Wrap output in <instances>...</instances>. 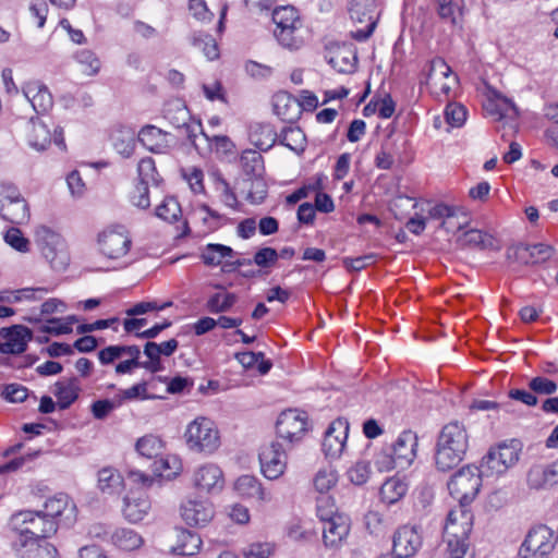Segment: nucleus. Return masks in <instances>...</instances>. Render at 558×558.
<instances>
[{
    "instance_id": "nucleus-36",
    "label": "nucleus",
    "mask_w": 558,
    "mask_h": 558,
    "mask_svg": "<svg viewBox=\"0 0 558 558\" xmlns=\"http://www.w3.org/2000/svg\"><path fill=\"white\" fill-rule=\"evenodd\" d=\"M21 558H56L57 549L47 542H22L20 543Z\"/></svg>"
},
{
    "instance_id": "nucleus-14",
    "label": "nucleus",
    "mask_w": 558,
    "mask_h": 558,
    "mask_svg": "<svg viewBox=\"0 0 558 558\" xmlns=\"http://www.w3.org/2000/svg\"><path fill=\"white\" fill-rule=\"evenodd\" d=\"M0 352L3 354L19 355L27 350L28 341L33 339V331L23 325H12L0 329Z\"/></svg>"
},
{
    "instance_id": "nucleus-33",
    "label": "nucleus",
    "mask_w": 558,
    "mask_h": 558,
    "mask_svg": "<svg viewBox=\"0 0 558 558\" xmlns=\"http://www.w3.org/2000/svg\"><path fill=\"white\" fill-rule=\"evenodd\" d=\"M216 288L225 290L220 284ZM238 296L234 293L222 291L211 294L206 302V310L211 314L225 313L231 310L236 303Z\"/></svg>"
},
{
    "instance_id": "nucleus-64",
    "label": "nucleus",
    "mask_w": 558,
    "mask_h": 558,
    "mask_svg": "<svg viewBox=\"0 0 558 558\" xmlns=\"http://www.w3.org/2000/svg\"><path fill=\"white\" fill-rule=\"evenodd\" d=\"M497 104L494 101H488V104L485 106V109L489 114L496 116L499 120L505 117L506 110H517L514 104L507 97L499 95L497 96Z\"/></svg>"
},
{
    "instance_id": "nucleus-27",
    "label": "nucleus",
    "mask_w": 558,
    "mask_h": 558,
    "mask_svg": "<svg viewBox=\"0 0 558 558\" xmlns=\"http://www.w3.org/2000/svg\"><path fill=\"white\" fill-rule=\"evenodd\" d=\"M202 547V538L195 532L180 529L177 530V544L172 547V553L180 556L196 555Z\"/></svg>"
},
{
    "instance_id": "nucleus-44",
    "label": "nucleus",
    "mask_w": 558,
    "mask_h": 558,
    "mask_svg": "<svg viewBox=\"0 0 558 558\" xmlns=\"http://www.w3.org/2000/svg\"><path fill=\"white\" fill-rule=\"evenodd\" d=\"M155 215L167 222H175L182 215L180 203L173 196L165 197L162 203L156 207Z\"/></svg>"
},
{
    "instance_id": "nucleus-3",
    "label": "nucleus",
    "mask_w": 558,
    "mask_h": 558,
    "mask_svg": "<svg viewBox=\"0 0 558 558\" xmlns=\"http://www.w3.org/2000/svg\"><path fill=\"white\" fill-rule=\"evenodd\" d=\"M10 525L20 535V543L39 542L58 531L57 521L45 517L40 511L33 510L14 513L10 519Z\"/></svg>"
},
{
    "instance_id": "nucleus-32",
    "label": "nucleus",
    "mask_w": 558,
    "mask_h": 558,
    "mask_svg": "<svg viewBox=\"0 0 558 558\" xmlns=\"http://www.w3.org/2000/svg\"><path fill=\"white\" fill-rule=\"evenodd\" d=\"M459 241L463 246L477 247L480 250H499V246L493 235L476 229L464 232Z\"/></svg>"
},
{
    "instance_id": "nucleus-43",
    "label": "nucleus",
    "mask_w": 558,
    "mask_h": 558,
    "mask_svg": "<svg viewBox=\"0 0 558 558\" xmlns=\"http://www.w3.org/2000/svg\"><path fill=\"white\" fill-rule=\"evenodd\" d=\"M162 440L155 435H145L136 441V451L145 458L155 459L162 451Z\"/></svg>"
},
{
    "instance_id": "nucleus-7",
    "label": "nucleus",
    "mask_w": 558,
    "mask_h": 558,
    "mask_svg": "<svg viewBox=\"0 0 558 558\" xmlns=\"http://www.w3.org/2000/svg\"><path fill=\"white\" fill-rule=\"evenodd\" d=\"M186 445L197 452L213 453L219 447V432L207 417H197L187 425Z\"/></svg>"
},
{
    "instance_id": "nucleus-28",
    "label": "nucleus",
    "mask_w": 558,
    "mask_h": 558,
    "mask_svg": "<svg viewBox=\"0 0 558 558\" xmlns=\"http://www.w3.org/2000/svg\"><path fill=\"white\" fill-rule=\"evenodd\" d=\"M0 216L12 223L23 225L28 221L31 215L25 198L20 194L0 210Z\"/></svg>"
},
{
    "instance_id": "nucleus-53",
    "label": "nucleus",
    "mask_w": 558,
    "mask_h": 558,
    "mask_svg": "<svg viewBox=\"0 0 558 558\" xmlns=\"http://www.w3.org/2000/svg\"><path fill=\"white\" fill-rule=\"evenodd\" d=\"M337 481L338 476L336 471L328 468L322 469L316 473L313 484L318 493L325 494L336 485Z\"/></svg>"
},
{
    "instance_id": "nucleus-59",
    "label": "nucleus",
    "mask_w": 558,
    "mask_h": 558,
    "mask_svg": "<svg viewBox=\"0 0 558 558\" xmlns=\"http://www.w3.org/2000/svg\"><path fill=\"white\" fill-rule=\"evenodd\" d=\"M250 180L252 181V186L246 199L252 204H262L267 197V184L263 179V175L254 177Z\"/></svg>"
},
{
    "instance_id": "nucleus-21",
    "label": "nucleus",
    "mask_w": 558,
    "mask_h": 558,
    "mask_svg": "<svg viewBox=\"0 0 558 558\" xmlns=\"http://www.w3.org/2000/svg\"><path fill=\"white\" fill-rule=\"evenodd\" d=\"M181 515L189 525L203 526L214 517L213 505L208 501L189 500L181 507Z\"/></svg>"
},
{
    "instance_id": "nucleus-47",
    "label": "nucleus",
    "mask_w": 558,
    "mask_h": 558,
    "mask_svg": "<svg viewBox=\"0 0 558 558\" xmlns=\"http://www.w3.org/2000/svg\"><path fill=\"white\" fill-rule=\"evenodd\" d=\"M137 172L140 178L138 184H145L148 186L149 183H153L154 185H159V183L162 181L161 177L156 170L155 161L151 157L141 159L137 165Z\"/></svg>"
},
{
    "instance_id": "nucleus-40",
    "label": "nucleus",
    "mask_w": 558,
    "mask_h": 558,
    "mask_svg": "<svg viewBox=\"0 0 558 558\" xmlns=\"http://www.w3.org/2000/svg\"><path fill=\"white\" fill-rule=\"evenodd\" d=\"M301 25L275 28L274 35L278 43L290 50H298L303 45V38L299 34Z\"/></svg>"
},
{
    "instance_id": "nucleus-11",
    "label": "nucleus",
    "mask_w": 558,
    "mask_h": 558,
    "mask_svg": "<svg viewBox=\"0 0 558 558\" xmlns=\"http://www.w3.org/2000/svg\"><path fill=\"white\" fill-rule=\"evenodd\" d=\"M554 247L544 244L536 243L527 245L523 243L511 245L507 248V259L512 263L520 265H536L548 260L554 254Z\"/></svg>"
},
{
    "instance_id": "nucleus-18",
    "label": "nucleus",
    "mask_w": 558,
    "mask_h": 558,
    "mask_svg": "<svg viewBox=\"0 0 558 558\" xmlns=\"http://www.w3.org/2000/svg\"><path fill=\"white\" fill-rule=\"evenodd\" d=\"M193 483L199 493H218L223 487L222 471L215 464L202 465L195 471Z\"/></svg>"
},
{
    "instance_id": "nucleus-30",
    "label": "nucleus",
    "mask_w": 558,
    "mask_h": 558,
    "mask_svg": "<svg viewBox=\"0 0 558 558\" xmlns=\"http://www.w3.org/2000/svg\"><path fill=\"white\" fill-rule=\"evenodd\" d=\"M234 487L243 497L254 498L260 501L269 499L259 481L253 475L240 476L236 480Z\"/></svg>"
},
{
    "instance_id": "nucleus-31",
    "label": "nucleus",
    "mask_w": 558,
    "mask_h": 558,
    "mask_svg": "<svg viewBox=\"0 0 558 558\" xmlns=\"http://www.w3.org/2000/svg\"><path fill=\"white\" fill-rule=\"evenodd\" d=\"M32 125L27 134L28 144L38 151L47 149L51 144V133L45 123L38 121V118L29 119Z\"/></svg>"
},
{
    "instance_id": "nucleus-50",
    "label": "nucleus",
    "mask_w": 558,
    "mask_h": 558,
    "mask_svg": "<svg viewBox=\"0 0 558 558\" xmlns=\"http://www.w3.org/2000/svg\"><path fill=\"white\" fill-rule=\"evenodd\" d=\"M69 496L65 494H59L50 499H48L45 505L44 509L40 510V512L49 518L56 521L58 517H60L63 511L69 506Z\"/></svg>"
},
{
    "instance_id": "nucleus-13",
    "label": "nucleus",
    "mask_w": 558,
    "mask_h": 558,
    "mask_svg": "<svg viewBox=\"0 0 558 558\" xmlns=\"http://www.w3.org/2000/svg\"><path fill=\"white\" fill-rule=\"evenodd\" d=\"M306 428V413L294 409L281 412L276 422L277 435L290 442L301 439Z\"/></svg>"
},
{
    "instance_id": "nucleus-17",
    "label": "nucleus",
    "mask_w": 558,
    "mask_h": 558,
    "mask_svg": "<svg viewBox=\"0 0 558 558\" xmlns=\"http://www.w3.org/2000/svg\"><path fill=\"white\" fill-rule=\"evenodd\" d=\"M98 243L104 255L117 259L129 252L132 242L125 232L109 229L99 234Z\"/></svg>"
},
{
    "instance_id": "nucleus-54",
    "label": "nucleus",
    "mask_w": 558,
    "mask_h": 558,
    "mask_svg": "<svg viewBox=\"0 0 558 558\" xmlns=\"http://www.w3.org/2000/svg\"><path fill=\"white\" fill-rule=\"evenodd\" d=\"M122 404L121 398L100 399L92 403L90 411L95 418L105 420L111 411Z\"/></svg>"
},
{
    "instance_id": "nucleus-38",
    "label": "nucleus",
    "mask_w": 558,
    "mask_h": 558,
    "mask_svg": "<svg viewBox=\"0 0 558 558\" xmlns=\"http://www.w3.org/2000/svg\"><path fill=\"white\" fill-rule=\"evenodd\" d=\"M112 543L123 550L137 549L143 544L142 536L131 529H117L111 534Z\"/></svg>"
},
{
    "instance_id": "nucleus-49",
    "label": "nucleus",
    "mask_w": 558,
    "mask_h": 558,
    "mask_svg": "<svg viewBox=\"0 0 558 558\" xmlns=\"http://www.w3.org/2000/svg\"><path fill=\"white\" fill-rule=\"evenodd\" d=\"M178 114L182 118V124H178V129H182L185 132V135L189 142L197 149V145L195 140L197 137V133H202L206 138L207 135L203 132L202 123L198 122H187L190 120V113L186 107H182L178 110Z\"/></svg>"
},
{
    "instance_id": "nucleus-19",
    "label": "nucleus",
    "mask_w": 558,
    "mask_h": 558,
    "mask_svg": "<svg viewBox=\"0 0 558 558\" xmlns=\"http://www.w3.org/2000/svg\"><path fill=\"white\" fill-rule=\"evenodd\" d=\"M23 94L37 114L48 112L53 106V98L48 87L39 81L28 82L23 86Z\"/></svg>"
},
{
    "instance_id": "nucleus-62",
    "label": "nucleus",
    "mask_w": 558,
    "mask_h": 558,
    "mask_svg": "<svg viewBox=\"0 0 558 558\" xmlns=\"http://www.w3.org/2000/svg\"><path fill=\"white\" fill-rule=\"evenodd\" d=\"M278 258L279 254L275 248L262 247L255 253L253 262L262 268H269L277 263Z\"/></svg>"
},
{
    "instance_id": "nucleus-41",
    "label": "nucleus",
    "mask_w": 558,
    "mask_h": 558,
    "mask_svg": "<svg viewBox=\"0 0 558 558\" xmlns=\"http://www.w3.org/2000/svg\"><path fill=\"white\" fill-rule=\"evenodd\" d=\"M241 166L248 179L260 177L264 173V159L263 156L253 149L244 150L241 155Z\"/></svg>"
},
{
    "instance_id": "nucleus-61",
    "label": "nucleus",
    "mask_w": 558,
    "mask_h": 558,
    "mask_svg": "<svg viewBox=\"0 0 558 558\" xmlns=\"http://www.w3.org/2000/svg\"><path fill=\"white\" fill-rule=\"evenodd\" d=\"M371 474L368 462L359 461L348 471V477L354 485H363L367 482Z\"/></svg>"
},
{
    "instance_id": "nucleus-9",
    "label": "nucleus",
    "mask_w": 558,
    "mask_h": 558,
    "mask_svg": "<svg viewBox=\"0 0 558 558\" xmlns=\"http://www.w3.org/2000/svg\"><path fill=\"white\" fill-rule=\"evenodd\" d=\"M423 545L420 526L402 525L396 530L392 537V554L395 558H412Z\"/></svg>"
},
{
    "instance_id": "nucleus-48",
    "label": "nucleus",
    "mask_w": 558,
    "mask_h": 558,
    "mask_svg": "<svg viewBox=\"0 0 558 558\" xmlns=\"http://www.w3.org/2000/svg\"><path fill=\"white\" fill-rule=\"evenodd\" d=\"M191 43L194 47L202 48L207 59L215 60L219 57L218 46L211 35L195 32L191 36Z\"/></svg>"
},
{
    "instance_id": "nucleus-35",
    "label": "nucleus",
    "mask_w": 558,
    "mask_h": 558,
    "mask_svg": "<svg viewBox=\"0 0 558 558\" xmlns=\"http://www.w3.org/2000/svg\"><path fill=\"white\" fill-rule=\"evenodd\" d=\"M114 149L125 158H129L135 148V132L128 128L114 130L111 135Z\"/></svg>"
},
{
    "instance_id": "nucleus-56",
    "label": "nucleus",
    "mask_w": 558,
    "mask_h": 558,
    "mask_svg": "<svg viewBox=\"0 0 558 558\" xmlns=\"http://www.w3.org/2000/svg\"><path fill=\"white\" fill-rule=\"evenodd\" d=\"M445 118L451 126H462L466 120V109L460 104L450 102L446 106Z\"/></svg>"
},
{
    "instance_id": "nucleus-52",
    "label": "nucleus",
    "mask_w": 558,
    "mask_h": 558,
    "mask_svg": "<svg viewBox=\"0 0 558 558\" xmlns=\"http://www.w3.org/2000/svg\"><path fill=\"white\" fill-rule=\"evenodd\" d=\"M75 60L84 66V72L87 75H96L101 66L98 57L89 49H81L74 54Z\"/></svg>"
},
{
    "instance_id": "nucleus-57",
    "label": "nucleus",
    "mask_w": 558,
    "mask_h": 558,
    "mask_svg": "<svg viewBox=\"0 0 558 558\" xmlns=\"http://www.w3.org/2000/svg\"><path fill=\"white\" fill-rule=\"evenodd\" d=\"M557 384L543 376H536L529 381V389L534 392V395H544L550 396L557 391Z\"/></svg>"
},
{
    "instance_id": "nucleus-22",
    "label": "nucleus",
    "mask_w": 558,
    "mask_h": 558,
    "mask_svg": "<svg viewBox=\"0 0 558 558\" xmlns=\"http://www.w3.org/2000/svg\"><path fill=\"white\" fill-rule=\"evenodd\" d=\"M149 509L150 501L144 490L132 492L124 498L123 515L132 523L143 520Z\"/></svg>"
},
{
    "instance_id": "nucleus-12",
    "label": "nucleus",
    "mask_w": 558,
    "mask_h": 558,
    "mask_svg": "<svg viewBox=\"0 0 558 558\" xmlns=\"http://www.w3.org/2000/svg\"><path fill=\"white\" fill-rule=\"evenodd\" d=\"M374 0H350L348 11L353 22L366 23L364 28L351 31L356 41H365L373 34L376 22L373 20Z\"/></svg>"
},
{
    "instance_id": "nucleus-20",
    "label": "nucleus",
    "mask_w": 558,
    "mask_h": 558,
    "mask_svg": "<svg viewBox=\"0 0 558 558\" xmlns=\"http://www.w3.org/2000/svg\"><path fill=\"white\" fill-rule=\"evenodd\" d=\"M350 520L347 515L340 514L323 522V542L327 547H338L348 536Z\"/></svg>"
},
{
    "instance_id": "nucleus-51",
    "label": "nucleus",
    "mask_w": 558,
    "mask_h": 558,
    "mask_svg": "<svg viewBox=\"0 0 558 558\" xmlns=\"http://www.w3.org/2000/svg\"><path fill=\"white\" fill-rule=\"evenodd\" d=\"M435 10L440 20L454 25L457 23V13L460 12L458 0H434Z\"/></svg>"
},
{
    "instance_id": "nucleus-24",
    "label": "nucleus",
    "mask_w": 558,
    "mask_h": 558,
    "mask_svg": "<svg viewBox=\"0 0 558 558\" xmlns=\"http://www.w3.org/2000/svg\"><path fill=\"white\" fill-rule=\"evenodd\" d=\"M274 112L287 122H294L301 114L299 99L287 92H279L274 96Z\"/></svg>"
},
{
    "instance_id": "nucleus-1",
    "label": "nucleus",
    "mask_w": 558,
    "mask_h": 558,
    "mask_svg": "<svg viewBox=\"0 0 558 558\" xmlns=\"http://www.w3.org/2000/svg\"><path fill=\"white\" fill-rule=\"evenodd\" d=\"M469 449V434L465 426L453 421L440 429L434 452L435 466L438 471L448 472L458 466L465 458Z\"/></svg>"
},
{
    "instance_id": "nucleus-39",
    "label": "nucleus",
    "mask_w": 558,
    "mask_h": 558,
    "mask_svg": "<svg viewBox=\"0 0 558 558\" xmlns=\"http://www.w3.org/2000/svg\"><path fill=\"white\" fill-rule=\"evenodd\" d=\"M295 153H302L305 149V134L300 128L287 126L278 134V141Z\"/></svg>"
},
{
    "instance_id": "nucleus-25",
    "label": "nucleus",
    "mask_w": 558,
    "mask_h": 558,
    "mask_svg": "<svg viewBox=\"0 0 558 558\" xmlns=\"http://www.w3.org/2000/svg\"><path fill=\"white\" fill-rule=\"evenodd\" d=\"M251 142L260 150L270 149L278 141V134L270 123L257 122L250 128Z\"/></svg>"
},
{
    "instance_id": "nucleus-4",
    "label": "nucleus",
    "mask_w": 558,
    "mask_h": 558,
    "mask_svg": "<svg viewBox=\"0 0 558 558\" xmlns=\"http://www.w3.org/2000/svg\"><path fill=\"white\" fill-rule=\"evenodd\" d=\"M520 451V442L515 439L501 442L489 448L477 468L484 477L500 476L519 461Z\"/></svg>"
},
{
    "instance_id": "nucleus-8",
    "label": "nucleus",
    "mask_w": 558,
    "mask_h": 558,
    "mask_svg": "<svg viewBox=\"0 0 558 558\" xmlns=\"http://www.w3.org/2000/svg\"><path fill=\"white\" fill-rule=\"evenodd\" d=\"M558 543L551 529L537 525L531 529L519 549L521 558H547Z\"/></svg>"
},
{
    "instance_id": "nucleus-23",
    "label": "nucleus",
    "mask_w": 558,
    "mask_h": 558,
    "mask_svg": "<svg viewBox=\"0 0 558 558\" xmlns=\"http://www.w3.org/2000/svg\"><path fill=\"white\" fill-rule=\"evenodd\" d=\"M170 134L155 125H145L138 133V141L150 151L165 153L170 147Z\"/></svg>"
},
{
    "instance_id": "nucleus-29",
    "label": "nucleus",
    "mask_w": 558,
    "mask_h": 558,
    "mask_svg": "<svg viewBox=\"0 0 558 558\" xmlns=\"http://www.w3.org/2000/svg\"><path fill=\"white\" fill-rule=\"evenodd\" d=\"M54 387V396L61 410L69 409L78 398L80 387L75 377H71L65 381H57Z\"/></svg>"
},
{
    "instance_id": "nucleus-26",
    "label": "nucleus",
    "mask_w": 558,
    "mask_h": 558,
    "mask_svg": "<svg viewBox=\"0 0 558 558\" xmlns=\"http://www.w3.org/2000/svg\"><path fill=\"white\" fill-rule=\"evenodd\" d=\"M129 356V360L140 361L141 350L138 345H124V344H114L108 345L100 351H98V360L102 365H109L114 363L117 360L122 356Z\"/></svg>"
},
{
    "instance_id": "nucleus-46",
    "label": "nucleus",
    "mask_w": 558,
    "mask_h": 558,
    "mask_svg": "<svg viewBox=\"0 0 558 558\" xmlns=\"http://www.w3.org/2000/svg\"><path fill=\"white\" fill-rule=\"evenodd\" d=\"M276 28L302 25L298 10L292 5L278 7L272 11Z\"/></svg>"
},
{
    "instance_id": "nucleus-6",
    "label": "nucleus",
    "mask_w": 558,
    "mask_h": 558,
    "mask_svg": "<svg viewBox=\"0 0 558 558\" xmlns=\"http://www.w3.org/2000/svg\"><path fill=\"white\" fill-rule=\"evenodd\" d=\"M35 241L46 260L58 271L64 270L70 263V254L63 238L49 229L40 226L36 229Z\"/></svg>"
},
{
    "instance_id": "nucleus-45",
    "label": "nucleus",
    "mask_w": 558,
    "mask_h": 558,
    "mask_svg": "<svg viewBox=\"0 0 558 558\" xmlns=\"http://www.w3.org/2000/svg\"><path fill=\"white\" fill-rule=\"evenodd\" d=\"M233 250L223 244H208L202 252V259L207 266H218L222 258L233 255Z\"/></svg>"
},
{
    "instance_id": "nucleus-34",
    "label": "nucleus",
    "mask_w": 558,
    "mask_h": 558,
    "mask_svg": "<svg viewBox=\"0 0 558 558\" xmlns=\"http://www.w3.org/2000/svg\"><path fill=\"white\" fill-rule=\"evenodd\" d=\"M407 490L408 486L402 480L390 477L380 487V500L386 505L396 504L405 495Z\"/></svg>"
},
{
    "instance_id": "nucleus-55",
    "label": "nucleus",
    "mask_w": 558,
    "mask_h": 558,
    "mask_svg": "<svg viewBox=\"0 0 558 558\" xmlns=\"http://www.w3.org/2000/svg\"><path fill=\"white\" fill-rule=\"evenodd\" d=\"M316 512L322 522L328 521L333 517L341 514L338 512L335 501L330 496H320L317 498Z\"/></svg>"
},
{
    "instance_id": "nucleus-16",
    "label": "nucleus",
    "mask_w": 558,
    "mask_h": 558,
    "mask_svg": "<svg viewBox=\"0 0 558 558\" xmlns=\"http://www.w3.org/2000/svg\"><path fill=\"white\" fill-rule=\"evenodd\" d=\"M417 436L412 430L402 432L391 446L395 466L410 465L416 457Z\"/></svg>"
},
{
    "instance_id": "nucleus-2",
    "label": "nucleus",
    "mask_w": 558,
    "mask_h": 558,
    "mask_svg": "<svg viewBox=\"0 0 558 558\" xmlns=\"http://www.w3.org/2000/svg\"><path fill=\"white\" fill-rule=\"evenodd\" d=\"M473 527V514L470 509L449 511L444 529L447 558H472L470 534Z\"/></svg>"
},
{
    "instance_id": "nucleus-63",
    "label": "nucleus",
    "mask_w": 558,
    "mask_h": 558,
    "mask_svg": "<svg viewBox=\"0 0 558 558\" xmlns=\"http://www.w3.org/2000/svg\"><path fill=\"white\" fill-rule=\"evenodd\" d=\"M163 381L167 383V392L171 395L190 392L194 385L193 379L182 376H174L170 379L166 377Z\"/></svg>"
},
{
    "instance_id": "nucleus-42",
    "label": "nucleus",
    "mask_w": 558,
    "mask_h": 558,
    "mask_svg": "<svg viewBox=\"0 0 558 558\" xmlns=\"http://www.w3.org/2000/svg\"><path fill=\"white\" fill-rule=\"evenodd\" d=\"M213 177L215 190L219 193L220 201L227 207H230L232 209H239L240 203L234 191L231 189L229 182L219 172H215Z\"/></svg>"
},
{
    "instance_id": "nucleus-58",
    "label": "nucleus",
    "mask_w": 558,
    "mask_h": 558,
    "mask_svg": "<svg viewBox=\"0 0 558 558\" xmlns=\"http://www.w3.org/2000/svg\"><path fill=\"white\" fill-rule=\"evenodd\" d=\"M271 543H252L242 549L244 558H269L274 554Z\"/></svg>"
},
{
    "instance_id": "nucleus-60",
    "label": "nucleus",
    "mask_w": 558,
    "mask_h": 558,
    "mask_svg": "<svg viewBox=\"0 0 558 558\" xmlns=\"http://www.w3.org/2000/svg\"><path fill=\"white\" fill-rule=\"evenodd\" d=\"M437 76H441L444 78H450L452 84L458 83V77L456 75H452L451 68L441 58H436V59L432 60L430 66H429L428 78H434Z\"/></svg>"
},
{
    "instance_id": "nucleus-10",
    "label": "nucleus",
    "mask_w": 558,
    "mask_h": 558,
    "mask_svg": "<svg viewBox=\"0 0 558 558\" xmlns=\"http://www.w3.org/2000/svg\"><path fill=\"white\" fill-rule=\"evenodd\" d=\"M260 470L268 480L279 478L287 468V453L278 441L262 446L259 453Z\"/></svg>"
},
{
    "instance_id": "nucleus-5",
    "label": "nucleus",
    "mask_w": 558,
    "mask_h": 558,
    "mask_svg": "<svg viewBox=\"0 0 558 558\" xmlns=\"http://www.w3.org/2000/svg\"><path fill=\"white\" fill-rule=\"evenodd\" d=\"M480 469L476 465H465L458 470L449 480L447 486L450 495L459 501L457 509H468L482 486Z\"/></svg>"
},
{
    "instance_id": "nucleus-37",
    "label": "nucleus",
    "mask_w": 558,
    "mask_h": 558,
    "mask_svg": "<svg viewBox=\"0 0 558 558\" xmlns=\"http://www.w3.org/2000/svg\"><path fill=\"white\" fill-rule=\"evenodd\" d=\"M123 478L120 473L112 468H104L98 472V488L104 494L112 495L121 490Z\"/></svg>"
},
{
    "instance_id": "nucleus-15",
    "label": "nucleus",
    "mask_w": 558,
    "mask_h": 558,
    "mask_svg": "<svg viewBox=\"0 0 558 558\" xmlns=\"http://www.w3.org/2000/svg\"><path fill=\"white\" fill-rule=\"evenodd\" d=\"M349 423L344 418L335 420L325 432L323 451L327 458H338L345 446Z\"/></svg>"
}]
</instances>
